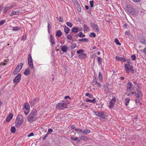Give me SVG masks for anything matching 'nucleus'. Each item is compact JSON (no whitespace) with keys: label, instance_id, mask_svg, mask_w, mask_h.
<instances>
[{"label":"nucleus","instance_id":"35","mask_svg":"<svg viewBox=\"0 0 146 146\" xmlns=\"http://www.w3.org/2000/svg\"><path fill=\"white\" fill-rule=\"evenodd\" d=\"M71 139L72 140L76 141L77 140H78V142H80V140H78V138L77 137H71Z\"/></svg>","mask_w":146,"mask_h":146},{"label":"nucleus","instance_id":"55","mask_svg":"<svg viewBox=\"0 0 146 146\" xmlns=\"http://www.w3.org/2000/svg\"><path fill=\"white\" fill-rule=\"evenodd\" d=\"M34 134L33 133H31L29 135H27L28 137H29L32 136H33Z\"/></svg>","mask_w":146,"mask_h":146},{"label":"nucleus","instance_id":"48","mask_svg":"<svg viewBox=\"0 0 146 146\" xmlns=\"http://www.w3.org/2000/svg\"><path fill=\"white\" fill-rule=\"evenodd\" d=\"M67 38L70 40H71L72 39V37L70 34H68L67 36Z\"/></svg>","mask_w":146,"mask_h":146},{"label":"nucleus","instance_id":"9","mask_svg":"<svg viewBox=\"0 0 146 146\" xmlns=\"http://www.w3.org/2000/svg\"><path fill=\"white\" fill-rule=\"evenodd\" d=\"M116 101V99L115 98H113L112 99L109 105V107L110 108H113Z\"/></svg>","mask_w":146,"mask_h":146},{"label":"nucleus","instance_id":"60","mask_svg":"<svg viewBox=\"0 0 146 146\" xmlns=\"http://www.w3.org/2000/svg\"><path fill=\"white\" fill-rule=\"evenodd\" d=\"M53 131L52 129H48V132L51 133Z\"/></svg>","mask_w":146,"mask_h":146},{"label":"nucleus","instance_id":"44","mask_svg":"<svg viewBox=\"0 0 146 146\" xmlns=\"http://www.w3.org/2000/svg\"><path fill=\"white\" fill-rule=\"evenodd\" d=\"M84 51V50H83L82 49H80L78 50L77 51V53L78 54L82 53Z\"/></svg>","mask_w":146,"mask_h":146},{"label":"nucleus","instance_id":"50","mask_svg":"<svg viewBox=\"0 0 146 146\" xmlns=\"http://www.w3.org/2000/svg\"><path fill=\"white\" fill-rule=\"evenodd\" d=\"M90 6L92 7L94 6V1H90Z\"/></svg>","mask_w":146,"mask_h":146},{"label":"nucleus","instance_id":"47","mask_svg":"<svg viewBox=\"0 0 146 146\" xmlns=\"http://www.w3.org/2000/svg\"><path fill=\"white\" fill-rule=\"evenodd\" d=\"M79 41H82L84 42H87L88 41V40L86 38H83L79 39Z\"/></svg>","mask_w":146,"mask_h":146},{"label":"nucleus","instance_id":"1","mask_svg":"<svg viewBox=\"0 0 146 146\" xmlns=\"http://www.w3.org/2000/svg\"><path fill=\"white\" fill-rule=\"evenodd\" d=\"M23 121V118L21 115H18L15 121V125L16 127H19L22 124Z\"/></svg>","mask_w":146,"mask_h":146},{"label":"nucleus","instance_id":"28","mask_svg":"<svg viewBox=\"0 0 146 146\" xmlns=\"http://www.w3.org/2000/svg\"><path fill=\"white\" fill-rule=\"evenodd\" d=\"M16 6V4L14 3H12L11 5L7 7L9 9H11Z\"/></svg>","mask_w":146,"mask_h":146},{"label":"nucleus","instance_id":"12","mask_svg":"<svg viewBox=\"0 0 146 146\" xmlns=\"http://www.w3.org/2000/svg\"><path fill=\"white\" fill-rule=\"evenodd\" d=\"M115 59L116 60L118 61H122L125 62L126 60V59L124 57H119L117 56L115 57Z\"/></svg>","mask_w":146,"mask_h":146},{"label":"nucleus","instance_id":"43","mask_svg":"<svg viewBox=\"0 0 146 146\" xmlns=\"http://www.w3.org/2000/svg\"><path fill=\"white\" fill-rule=\"evenodd\" d=\"M98 63L100 64H101L102 61V59L100 57H98Z\"/></svg>","mask_w":146,"mask_h":146},{"label":"nucleus","instance_id":"63","mask_svg":"<svg viewBox=\"0 0 146 146\" xmlns=\"http://www.w3.org/2000/svg\"><path fill=\"white\" fill-rule=\"evenodd\" d=\"M143 52L145 54H146V47L144 50Z\"/></svg>","mask_w":146,"mask_h":146},{"label":"nucleus","instance_id":"51","mask_svg":"<svg viewBox=\"0 0 146 146\" xmlns=\"http://www.w3.org/2000/svg\"><path fill=\"white\" fill-rule=\"evenodd\" d=\"M131 58L133 60H135L136 59V56L135 55H133L131 56Z\"/></svg>","mask_w":146,"mask_h":146},{"label":"nucleus","instance_id":"11","mask_svg":"<svg viewBox=\"0 0 146 146\" xmlns=\"http://www.w3.org/2000/svg\"><path fill=\"white\" fill-rule=\"evenodd\" d=\"M133 84L129 81L127 82V92L130 91V90L133 89Z\"/></svg>","mask_w":146,"mask_h":146},{"label":"nucleus","instance_id":"23","mask_svg":"<svg viewBox=\"0 0 146 146\" xmlns=\"http://www.w3.org/2000/svg\"><path fill=\"white\" fill-rule=\"evenodd\" d=\"M75 5L77 7V10L79 12H80L81 11V9L78 3H76V4Z\"/></svg>","mask_w":146,"mask_h":146},{"label":"nucleus","instance_id":"42","mask_svg":"<svg viewBox=\"0 0 146 146\" xmlns=\"http://www.w3.org/2000/svg\"><path fill=\"white\" fill-rule=\"evenodd\" d=\"M76 43H74L71 46V49H73L75 48L76 46Z\"/></svg>","mask_w":146,"mask_h":146},{"label":"nucleus","instance_id":"52","mask_svg":"<svg viewBox=\"0 0 146 146\" xmlns=\"http://www.w3.org/2000/svg\"><path fill=\"white\" fill-rule=\"evenodd\" d=\"M90 36H93L94 37H95L96 36V34L94 33H91L90 34Z\"/></svg>","mask_w":146,"mask_h":146},{"label":"nucleus","instance_id":"49","mask_svg":"<svg viewBox=\"0 0 146 146\" xmlns=\"http://www.w3.org/2000/svg\"><path fill=\"white\" fill-rule=\"evenodd\" d=\"M5 20H2L1 21H0V26H1L3 25L5 22Z\"/></svg>","mask_w":146,"mask_h":146},{"label":"nucleus","instance_id":"14","mask_svg":"<svg viewBox=\"0 0 146 146\" xmlns=\"http://www.w3.org/2000/svg\"><path fill=\"white\" fill-rule=\"evenodd\" d=\"M13 115L12 114H9L7 116L6 120L7 122L9 121L13 118Z\"/></svg>","mask_w":146,"mask_h":146},{"label":"nucleus","instance_id":"19","mask_svg":"<svg viewBox=\"0 0 146 146\" xmlns=\"http://www.w3.org/2000/svg\"><path fill=\"white\" fill-rule=\"evenodd\" d=\"M79 28L77 27H73L71 30L74 33H76L78 31Z\"/></svg>","mask_w":146,"mask_h":146},{"label":"nucleus","instance_id":"13","mask_svg":"<svg viewBox=\"0 0 146 146\" xmlns=\"http://www.w3.org/2000/svg\"><path fill=\"white\" fill-rule=\"evenodd\" d=\"M21 13L19 11H13L9 15L10 17H12L14 15H18Z\"/></svg>","mask_w":146,"mask_h":146},{"label":"nucleus","instance_id":"21","mask_svg":"<svg viewBox=\"0 0 146 146\" xmlns=\"http://www.w3.org/2000/svg\"><path fill=\"white\" fill-rule=\"evenodd\" d=\"M61 50L64 52H66L67 51V46L64 45L62 46Z\"/></svg>","mask_w":146,"mask_h":146},{"label":"nucleus","instance_id":"15","mask_svg":"<svg viewBox=\"0 0 146 146\" xmlns=\"http://www.w3.org/2000/svg\"><path fill=\"white\" fill-rule=\"evenodd\" d=\"M28 63L33 62V59L30 54H29L28 56Z\"/></svg>","mask_w":146,"mask_h":146},{"label":"nucleus","instance_id":"36","mask_svg":"<svg viewBox=\"0 0 146 146\" xmlns=\"http://www.w3.org/2000/svg\"><path fill=\"white\" fill-rule=\"evenodd\" d=\"M79 37H83L85 36V35L83 34L82 32H80L78 35Z\"/></svg>","mask_w":146,"mask_h":146},{"label":"nucleus","instance_id":"45","mask_svg":"<svg viewBox=\"0 0 146 146\" xmlns=\"http://www.w3.org/2000/svg\"><path fill=\"white\" fill-rule=\"evenodd\" d=\"M36 100V98H35L34 99L33 102H31V106H34V104H35V103H36L35 101Z\"/></svg>","mask_w":146,"mask_h":146},{"label":"nucleus","instance_id":"27","mask_svg":"<svg viewBox=\"0 0 146 146\" xmlns=\"http://www.w3.org/2000/svg\"><path fill=\"white\" fill-rule=\"evenodd\" d=\"M30 73V70L29 68H28L27 69L25 70L24 74L26 75H29Z\"/></svg>","mask_w":146,"mask_h":146},{"label":"nucleus","instance_id":"32","mask_svg":"<svg viewBox=\"0 0 146 146\" xmlns=\"http://www.w3.org/2000/svg\"><path fill=\"white\" fill-rule=\"evenodd\" d=\"M130 99L129 98H126L125 100V105L127 106L128 105Z\"/></svg>","mask_w":146,"mask_h":146},{"label":"nucleus","instance_id":"24","mask_svg":"<svg viewBox=\"0 0 146 146\" xmlns=\"http://www.w3.org/2000/svg\"><path fill=\"white\" fill-rule=\"evenodd\" d=\"M98 78L99 80L101 82H102L103 81V77L102 75L101 74V73L100 72L99 73V74L98 76Z\"/></svg>","mask_w":146,"mask_h":146},{"label":"nucleus","instance_id":"10","mask_svg":"<svg viewBox=\"0 0 146 146\" xmlns=\"http://www.w3.org/2000/svg\"><path fill=\"white\" fill-rule=\"evenodd\" d=\"M91 25L92 27L94 29L95 31L96 32H98L99 31L98 27L96 24L92 23L91 24Z\"/></svg>","mask_w":146,"mask_h":146},{"label":"nucleus","instance_id":"26","mask_svg":"<svg viewBox=\"0 0 146 146\" xmlns=\"http://www.w3.org/2000/svg\"><path fill=\"white\" fill-rule=\"evenodd\" d=\"M90 131L88 129H86L84 131H83V134L86 135L89 133H90Z\"/></svg>","mask_w":146,"mask_h":146},{"label":"nucleus","instance_id":"22","mask_svg":"<svg viewBox=\"0 0 146 146\" xmlns=\"http://www.w3.org/2000/svg\"><path fill=\"white\" fill-rule=\"evenodd\" d=\"M75 131H76L77 133L79 134H83V130L82 129L80 128L75 129Z\"/></svg>","mask_w":146,"mask_h":146},{"label":"nucleus","instance_id":"18","mask_svg":"<svg viewBox=\"0 0 146 146\" xmlns=\"http://www.w3.org/2000/svg\"><path fill=\"white\" fill-rule=\"evenodd\" d=\"M78 57L80 59H85L86 57V54L82 53L79 54Z\"/></svg>","mask_w":146,"mask_h":146},{"label":"nucleus","instance_id":"8","mask_svg":"<svg viewBox=\"0 0 146 146\" xmlns=\"http://www.w3.org/2000/svg\"><path fill=\"white\" fill-rule=\"evenodd\" d=\"M21 78V75L20 74H18L15 78L13 80V83L15 84H17L18 83H19Z\"/></svg>","mask_w":146,"mask_h":146},{"label":"nucleus","instance_id":"53","mask_svg":"<svg viewBox=\"0 0 146 146\" xmlns=\"http://www.w3.org/2000/svg\"><path fill=\"white\" fill-rule=\"evenodd\" d=\"M8 9H9L8 7H5L3 11V13H5Z\"/></svg>","mask_w":146,"mask_h":146},{"label":"nucleus","instance_id":"59","mask_svg":"<svg viewBox=\"0 0 146 146\" xmlns=\"http://www.w3.org/2000/svg\"><path fill=\"white\" fill-rule=\"evenodd\" d=\"M105 90L108 93L109 92V89H108V88L107 87V88L105 87Z\"/></svg>","mask_w":146,"mask_h":146},{"label":"nucleus","instance_id":"6","mask_svg":"<svg viewBox=\"0 0 146 146\" xmlns=\"http://www.w3.org/2000/svg\"><path fill=\"white\" fill-rule=\"evenodd\" d=\"M23 64L20 63L19 65H18L16 68L14 70L13 72V74H17L21 70L23 67Z\"/></svg>","mask_w":146,"mask_h":146},{"label":"nucleus","instance_id":"30","mask_svg":"<svg viewBox=\"0 0 146 146\" xmlns=\"http://www.w3.org/2000/svg\"><path fill=\"white\" fill-rule=\"evenodd\" d=\"M70 30V29L67 27L66 26L64 27V32L66 34H68L69 33Z\"/></svg>","mask_w":146,"mask_h":146},{"label":"nucleus","instance_id":"38","mask_svg":"<svg viewBox=\"0 0 146 146\" xmlns=\"http://www.w3.org/2000/svg\"><path fill=\"white\" fill-rule=\"evenodd\" d=\"M114 42L117 45H121V44L119 43L118 40L117 38H115V39Z\"/></svg>","mask_w":146,"mask_h":146},{"label":"nucleus","instance_id":"2","mask_svg":"<svg viewBox=\"0 0 146 146\" xmlns=\"http://www.w3.org/2000/svg\"><path fill=\"white\" fill-rule=\"evenodd\" d=\"M135 94L136 97L135 102L136 103H139L143 96L141 91L139 90H137L135 92Z\"/></svg>","mask_w":146,"mask_h":146},{"label":"nucleus","instance_id":"62","mask_svg":"<svg viewBox=\"0 0 146 146\" xmlns=\"http://www.w3.org/2000/svg\"><path fill=\"white\" fill-rule=\"evenodd\" d=\"M125 34L126 35H127L128 36H129L130 35L129 33L127 31H126Z\"/></svg>","mask_w":146,"mask_h":146},{"label":"nucleus","instance_id":"33","mask_svg":"<svg viewBox=\"0 0 146 146\" xmlns=\"http://www.w3.org/2000/svg\"><path fill=\"white\" fill-rule=\"evenodd\" d=\"M11 132L12 133H15L16 131V128L14 126H12L11 129Z\"/></svg>","mask_w":146,"mask_h":146},{"label":"nucleus","instance_id":"40","mask_svg":"<svg viewBox=\"0 0 146 146\" xmlns=\"http://www.w3.org/2000/svg\"><path fill=\"white\" fill-rule=\"evenodd\" d=\"M140 42L143 44H146V40H145L144 38L140 40Z\"/></svg>","mask_w":146,"mask_h":146},{"label":"nucleus","instance_id":"56","mask_svg":"<svg viewBox=\"0 0 146 146\" xmlns=\"http://www.w3.org/2000/svg\"><path fill=\"white\" fill-rule=\"evenodd\" d=\"M58 19L60 22H62L63 21V19L61 18L60 17H59L58 18Z\"/></svg>","mask_w":146,"mask_h":146},{"label":"nucleus","instance_id":"41","mask_svg":"<svg viewBox=\"0 0 146 146\" xmlns=\"http://www.w3.org/2000/svg\"><path fill=\"white\" fill-rule=\"evenodd\" d=\"M66 24L68 26L70 27H72L73 26V24L70 22H67Z\"/></svg>","mask_w":146,"mask_h":146},{"label":"nucleus","instance_id":"46","mask_svg":"<svg viewBox=\"0 0 146 146\" xmlns=\"http://www.w3.org/2000/svg\"><path fill=\"white\" fill-rule=\"evenodd\" d=\"M86 96H88L90 98H91L92 97V95L90 93H87L86 94Z\"/></svg>","mask_w":146,"mask_h":146},{"label":"nucleus","instance_id":"4","mask_svg":"<svg viewBox=\"0 0 146 146\" xmlns=\"http://www.w3.org/2000/svg\"><path fill=\"white\" fill-rule=\"evenodd\" d=\"M124 68L126 71V72L129 73L130 72H133V66H131L129 64H125Z\"/></svg>","mask_w":146,"mask_h":146},{"label":"nucleus","instance_id":"20","mask_svg":"<svg viewBox=\"0 0 146 146\" xmlns=\"http://www.w3.org/2000/svg\"><path fill=\"white\" fill-rule=\"evenodd\" d=\"M84 31H89L90 29L85 24H84L83 26Z\"/></svg>","mask_w":146,"mask_h":146},{"label":"nucleus","instance_id":"5","mask_svg":"<svg viewBox=\"0 0 146 146\" xmlns=\"http://www.w3.org/2000/svg\"><path fill=\"white\" fill-rule=\"evenodd\" d=\"M56 107L58 109H63L67 107V105L64 102L59 103L56 105Z\"/></svg>","mask_w":146,"mask_h":146},{"label":"nucleus","instance_id":"3","mask_svg":"<svg viewBox=\"0 0 146 146\" xmlns=\"http://www.w3.org/2000/svg\"><path fill=\"white\" fill-rule=\"evenodd\" d=\"M37 114L35 111H32L28 117V121L29 122L33 121L36 117Z\"/></svg>","mask_w":146,"mask_h":146},{"label":"nucleus","instance_id":"37","mask_svg":"<svg viewBox=\"0 0 146 146\" xmlns=\"http://www.w3.org/2000/svg\"><path fill=\"white\" fill-rule=\"evenodd\" d=\"M80 138L81 139V140H83V141H86L88 140V138L86 136H82L80 137Z\"/></svg>","mask_w":146,"mask_h":146},{"label":"nucleus","instance_id":"54","mask_svg":"<svg viewBox=\"0 0 146 146\" xmlns=\"http://www.w3.org/2000/svg\"><path fill=\"white\" fill-rule=\"evenodd\" d=\"M26 38V35H23L22 36V40L24 41Z\"/></svg>","mask_w":146,"mask_h":146},{"label":"nucleus","instance_id":"39","mask_svg":"<svg viewBox=\"0 0 146 146\" xmlns=\"http://www.w3.org/2000/svg\"><path fill=\"white\" fill-rule=\"evenodd\" d=\"M94 84L95 85H96L98 88L101 87V85L100 83H98L96 81L94 83Z\"/></svg>","mask_w":146,"mask_h":146},{"label":"nucleus","instance_id":"58","mask_svg":"<svg viewBox=\"0 0 146 146\" xmlns=\"http://www.w3.org/2000/svg\"><path fill=\"white\" fill-rule=\"evenodd\" d=\"M27 112H26V111L24 112L25 115H27L29 113V111H30V110H27Z\"/></svg>","mask_w":146,"mask_h":146},{"label":"nucleus","instance_id":"16","mask_svg":"<svg viewBox=\"0 0 146 146\" xmlns=\"http://www.w3.org/2000/svg\"><path fill=\"white\" fill-rule=\"evenodd\" d=\"M24 107L27 110H30V106L29 103H25L24 106Z\"/></svg>","mask_w":146,"mask_h":146},{"label":"nucleus","instance_id":"61","mask_svg":"<svg viewBox=\"0 0 146 146\" xmlns=\"http://www.w3.org/2000/svg\"><path fill=\"white\" fill-rule=\"evenodd\" d=\"M75 4H76V3H78L77 0H72Z\"/></svg>","mask_w":146,"mask_h":146},{"label":"nucleus","instance_id":"57","mask_svg":"<svg viewBox=\"0 0 146 146\" xmlns=\"http://www.w3.org/2000/svg\"><path fill=\"white\" fill-rule=\"evenodd\" d=\"M135 3H138L141 0H132Z\"/></svg>","mask_w":146,"mask_h":146},{"label":"nucleus","instance_id":"7","mask_svg":"<svg viewBox=\"0 0 146 146\" xmlns=\"http://www.w3.org/2000/svg\"><path fill=\"white\" fill-rule=\"evenodd\" d=\"M96 115L99 117L101 119H104L105 118V113L104 112L94 111Z\"/></svg>","mask_w":146,"mask_h":146},{"label":"nucleus","instance_id":"34","mask_svg":"<svg viewBox=\"0 0 146 146\" xmlns=\"http://www.w3.org/2000/svg\"><path fill=\"white\" fill-rule=\"evenodd\" d=\"M28 64L29 68L31 69H33V68L34 66L33 62L28 63Z\"/></svg>","mask_w":146,"mask_h":146},{"label":"nucleus","instance_id":"29","mask_svg":"<svg viewBox=\"0 0 146 146\" xmlns=\"http://www.w3.org/2000/svg\"><path fill=\"white\" fill-rule=\"evenodd\" d=\"M21 28L19 27H13V31H18L20 30Z\"/></svg>","mask_w":146,"mask_h":146},{"label":"nucleus","instance_id":"31","mask_svg":"<svg viewBox=\"0 0 146 146\" xmlns=\"http://www.w3.org/2000/svg\"><path fill=\"white\" fill-rule=\"evenodd\" d=\"M50 40L51 43L52 44V45H54L55 44V42L53 39L52 36V35H50Z\"/></svg>","mask_w":146,"mask_h":146},{"label":"nucleus","instance_id":"64","mask_svg":"<svg viewBox=\"0 0 146 146\" xmlns=\"http://www.w3.org/2000/svg\"><path fill=\"white\" fill-rule=\"evenodd\" d=\"M74 127V125H72L70 127V128L72 129H73Z\"/></svg>","mask_w":146,"mask_h":146},{"label":"nucleus","instance_id":"17","mask_svg":"<svg viewBox=\"0 0 146 146\" xmlns=\"http://www.w3.org/2000/svg\"><path fill=\"white\" fill-rule=\"evenodd\" d=\"M86 101L87 102H90L91 103H93L95 104L96 102V99L94 98L93 100H91L89 99H86Z\"/></svg>","mask_w":146,"mask_h":146},{"label":"nucleus","instance_id":"25","mask_svg":"<svg viewBox=\"0 0 146 146\" xmlns=\"http://www.w3.org/2000/svg\"><path fill=\"white\" fill-rule=\"evenodd\" d=\"M62 34V33L61 31L60 30H59L56 32V35L57 36L59 37L61 36Z\"/></svg>","mask_w":146,"mask_h":146}]
</instances>
